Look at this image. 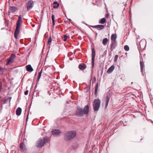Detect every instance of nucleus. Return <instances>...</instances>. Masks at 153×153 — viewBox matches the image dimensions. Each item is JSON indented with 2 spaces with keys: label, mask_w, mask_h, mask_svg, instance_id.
I'll return each instance as SVG.
<instances>
[{
  "label": "nucleus",
  "mask_w": 153,
  "mask_h": 153,
  "mask_svg": "<svg viewBox=\"0 0 153 153\" xmlns=\"http://www.w3.org/2000/svg\"><path fill=\"white\" fill-rule=\"evenodd\" d=\"M89 110V106L87 105L84 107L83 109L81 108H77L76 111V114L78 116H82L84 114H87L88 113Z\"/></svg>",
  "instance_id": "obj_1"
},
{
  "label": "nucleus",
  "mask_w": 153,
  "mask_h": 153,
  "mask_svg": "<svg viewBox=\"0 0 153 153\" xmlns=\"http://www.w3.org/2000/svg\"><path fill=\"white\" fill-rule=\"evenodd\" d=\"M76 135V133L75 131H70L65 134L64 138L66 140L68 141L74 138Z\"/></svg>",
  "instance_id": "obj_2"
},
{
  "label": "nucleus",
  "mask_w": 153,
  "mask_h": 153,
  "mask_svg": "<svg viewBox=\"0 0 153 153\" xmlns=\"http://www.w3.org/2000/svg\"><path fill=\"white\" fill-rule=\"evenodd\" d=\"M101 101L99 99H94L93 102V107L94 111H97L100 107Z\"/></svg>",
  "instance_id": "obj_3"
},
{
  "label": "nucleus",
  "mask_w": 153,
  "mask_h": 153,
  "mask_svg": "<svg viewBox=\"0 0 153 153\" xmlns=\"http://www.w3.org/2000/svg\"><path fill=\"white\" fill-rule=\"evenodd\" d=\"M48 138L45 137L42 140L39 139L37 142V147H40L42 146L45 143L48 142Z\"/></svg>",
  "instance_id": "obj_4"
},
{
  "label": "nucleus",
  "mask_w": 153,
  "mask_h": 153,
  "mask_svg": "<svg viewBox=\"0 0 153 153\" xmlns=\"http://www.w3.org/2000/svg\"><path fill=\"white\" fill-rule=\"evenodd\" d=\"M19 16L18 17V19L17 20V25L16 26V29L15 30L14 34V38L17 39L18 38V35L19 33Z\"/></svg>",
  "instance_id": "obj_5"
},
{
  "label": "nucleus",
  "mask_w": 153,
  "mask_h": 153,
  "mask_svg": "<svg viewBox=\"0 0 153 153\" xmlns=\"http://www.w3.org/2000/svg\"><path fill=\"white\" fill-rule=\"evenodd\" d=\"M92 66L93 68L94 66L95 58V50L94 48L92 49Z\"/></svg>",
  "instance_id": "obj_6"
},
{
  "label": "nucleus",
  "mask_w": 153,
  "mask_h": 153,
  "mask_svg": "<svg viewBox=\"0 0 153 153\" xmlns=\"http://www.w3.org/2000/svg\"><path fill=\"white\" fill-rule=\"evenodd\" d=\"M15 57V55L14 54H12L8 59V61L7 62V65H10L12 63Z\"/></svg>",
  "instance_id": "obj_7"
},
{
  "label": "nucleus",
  "mask_w": 153,
  "mask_h": 153,
  "mask_svg": "<svg viewBox=\"0 0 153 153\" xmlns=\"http://www.w3.org/2000/svg\"><path fill=\"white\" fill-rule=\"evenodd\" d=\"M34 5L33 1L32 0L29 1L27 4V9L28 11L30 10L33 7Z\"/></svg>",
  "instance_id": "obj_8"
},
{
  "label": "nucleus",
  "mask_w": 153,
  "mask_h": 153,
  "mask_svg": "<svg viewBox=\"0 0 153 153\" xmlns=\"http://www.w3.org/2000/svg\"><path fill=\"white\" fill-rule=\"evenodd\" d=\"M92 28H96L97 30H100L103 29L104 27V26L102 25H96L92 26Z\"/></svg>",
  "instance_id": "obj_9"
},
{
  "label": "nucleus",
  "mask_w": 153,
  "mask_h": 153,
  "mask_svg": "<svg viewBox=\"0 0 153 153\" xmlns=\"http://www.w3.org/2000/svg\"><path fill=\"white\" fill-rule=\"evenodd\" d=\"M117 45V41H111V50H113L114 49Z\"/></svg>",
  "instance_id": "obj_10"
},
{
  "label": "nucleus",
  "mask_w": 153,
  "mask_h": 153,
  "mask_svg": "<svg viewBox=\"0 0 153 153\" xmlns=\"http://www.w3.org/2000/svg\"><path fill=\"white\" fill-rule=\"evenodd\" d=\"M60 133L61 131L58 129H54L52 131V134L54 136L58 135Z\"/></svg>",
  "instance_id": "obj_11"
},
{
  "label": "nucleus",
  "mask_w": 153,
  "mask_h": 153,
  "mask_svg": "<svg viewBox=\"0 0 153 153\" xmlns=\"http://www.w3.org/2000/svg\"><path fill=\"white\" fill-rule=\"evenodd\" d=\"M20 148L24 152H25L26 151L25 145L23 143H21L20 144Z\"/></svg>",
  "instance_id": "obj_12"
},
{
  "label": "nucleus",
  "mask_w": 153,
  "mask_h": 153,
  "mask_svg": "<svg viewBox=\"0 0 153 153\" xmlns=\"http://www.w3.org/2000/svg\"><path fill=\"white\" fill-rule=\"evenodd\" d=\"M26 70L29 72H31L33 71V69L30 65H28L26 66Z\"/></svg>",
  "instance_id": "obj_13"
},
{
  "label": "nucleus",
  "mask_w": 153,
  "mask_h": 153,
  "mask_svg": "<svg viewBox=\"0 0 153 153\" xmlns=\"http://www.w3.org/2000/svg\"><path fill=\"white\" fill-rule=\"evenodd\" d=\"M114 68V66L112 65L108 69L107 71V73L108 74L111 73L113 71Z\"/></svg>",
  "instance_id": "obj_14"
},
{
  "label": "nucleus",
  "mask_w": 153,
  "mask_h": 153,
  "mask_svg": "<svg viewBox=\"0 0 153 153\" xmlns=\"http://www.w3.org/2000/svg\"><path fill=\"white\" fill-rule=\"evenodd\" d=\"M117 36L116 34H113L111 35V41H117L116 39Z\"/></svg>",
  "instance_id": "obj_15"
},
{
  "label": "nucleus",
  "mask_w": 153,
  "mask_h": 153,
  "mask_svg": "<svg viewBox=\"0 0 153 153\" xmlns=\"http://www.w3.org/2000/svg\"><path fill=\"white\" fill-rule=\"evenodd\" d=\"M18 10L17 8L15 6H12L10 8V12L14 13Z\"/></svg>",
  "instance_id": "obj_16"
},
{
  "label": "nucleus",
  "mask_w": 153,
  "mask_h": 153,
  "mask_svg": "<svg viewBox=\"0 0 153 153\" xmlns=\"http://www.w3.org/2000/svg\"><path fill=\"white\" fill-rule=\"evenodd\" d=\"M86 68V65L85 64H80L79 65V68L81 70L85 69Z\"/></svg>",
  "instance_id": "obj_17"
},
{
  "label": "nucleus",
  "mask_w": 153,
  "mask_h": 153,
  "mask_svg": "<svg viewBox=\"0 0 153 153\" xmlns=\"http://www.w3.org/2000/svg\"><path fill=\"white\" fill-rule=\"evenodd\" d=\"M140 70L141 72L142 73L143 72V68L144 67V63L142 62L141 60H140Z\"/></svg>",
  "instance_id": "obj_18"
},
{
  "label": "nucleus",
  "mask_w": 153,
  "mask_h": 153,
  "mask_svg": "<svg viewBox=\"0 0 153 153\" xmlns=\"http://www.w3.org/2000/svg\"><path fill=\"white\" fill-rule=\"evenodd\" d=\"M20 30L21 29V27H22L24 26V25L23 24V21L21 19V15H20Z\"/></svg>",
  "instance_id": "obj_19"
},
{
  "label": "nucleus",
  "mask_w": 153,
  "mask_h": 153,
  "mask_svg": "<svg viewBox=\"0 0 153 153\" xmlns=\"http://www.w3.org/2000/svg\"><path fill=\"white\" fill-rule=\"evenodd\" d=\"M53 3L54 5L53 6V8H57L59 6V4L57 2L55 1Z\"/></svg>",
  "instance_id": "obj_20"
},
{
  "label": "nucleus",
  "mask_w": 153,
  "mask_h": 153,
  "mask_svg": "<svg viewBox=\"0 0 153 153\" xmlns=\"http://www.w3.org/2000/svg\"><path fill=\"white\" fill-rule=\"evenodd\" d=\"M106 20L105 18L102 19L99 22V23L101 24H104L106 22Z\"/></svg>",
  "instance_id": "obj_21"
},
{
  "label": "nucleus",
  "mask_w": 153,
  "mask_h": 153,
  "mask_svg": "<svg viewBox=\"0 0 153 153\" xmlns=\"http://www.w3.org/2000/svg\"><path fill=\"white\" fill-rule=\"evenodd\" d=\"M109 98L108 96H107L105 99L106 106L107 107L108 105L109 101Z\"/></svg>",
  "instance_id": "obj_22"
},
{
  "label": "nucleus",
  "mask_w": 153,
  "mask_h": 153,
  "mask_svg": "<svg viewBox=\"0 0 153 153\" xmlns=\"http://www.w3.org/2000/svg\"><path fill=\"white\" fill-rule=\"evenodd\" d=\"M108 41V39L107 38H105L102 41V44L104 45H106V43Z\"/></svg>",
  "instance_id": "obj_23"
},
{
  "label": "nucleus",
  "mask_w": 153,
  "mask_h": 153,
  "mask_svg": "<svg viewBox=\"0 0 153 153\" xmlns=\"http://www.w3.org/2000/svg\"><path fill=\"white\" fill-rule=\"evenodd\" d=\"M42 73V70H41L40 72H39L38 74V77L37 78V80L39 81L41 77V74Z\"/></svg>",
  "instance_id": "obj_24"
},
{
  "label": "nucleus",
  "mask_w": 153,
  "mask_h": 153,
  "mask_svg": "<svg viewBox=\"0 0 153 153\" xmlns=\"http://www.w3.org/2000/svg\"><path fill=\"white\" fill-rule=\"evenodd\" d=\"M52 20V21L53 25H55V19H54V16L53 15H52L51 16Z\"/></svg>",
  "instance_id": "obj_25"
},
{
  "label": "nucleus",
  "mask_w": 153,
  "mask_h": 153,
  "mask_svg": "<svg viewBox=\"0 0 153 153\" xmlns=\"http://www.w3.org/2000/svg\"><path fill=\"white\" fill-rule=\"evenodd\" d=\"M11 97H10L8 98L7 99L5 100L4 101V104H5L6 103V102L7 101H8L9 102H10V101L11 100Z\"/></svg>",
  "instance_id": "obj_26"
},
{
  "label": "nucleus",
  "mask_w": 153,
  "mask_h": 153,
  "mask_svg": "<svg viewBox=\"0 0 153 153\" xmlns=\"http://www.w3.org/2000/svg\"><path fill=\"white\" fill-rule=\"evenodd\" d=\"M51 36H50V37H49L48 39V45H50L51 42Z\"/></svg>",
  "instance_id": "obj_27"
},
{
  "label": "nucleus",
  "mask_w": 153,
  "mask_h": 153,
  "mask_svg": "<svg viewBox=\"0 0 153 153\" xmlns=\"http://www.w3.org/2000/svg\"><path fill=\"white\" fill-rule=\"evenodd\" d=\"M124 49L126 51H128L129 50V48L128 46L126 45L124 47Z\"/></svg>",
  "instance_id": "obj_28"
},
{
  "label": "nucleus",
  "mask_w": 153,
  "mask_h": 153,
  "mask_svg": "<svg viewBox=\"0 0 153 153\" xmlns=\"http://www.w3.org/2000/svg\"><path fill=\"white\" fill-rule=\"evenodd\" d=\"M67 36L66 35H64L62 39L64 41H66L67 39Z\"/></svg>",
  "instance_id": "obj_29"
},
{
  "label": "nucleus",
  "mask_w": 153,
  "mask_h": 153,
  "mask_svg": "<svg viewBox=\"0 0 153 153\" xmlns=\"http://www.w3.org/2000/svg\"><path fill=\"white\" fill-rule=\"evenodd\" d=\"M16 114L18 116H19V107H18L16 111Z\"/></svg>",
  "instance_id": "obj_30"
},
{
  "label": "nucleus",
  "mask_w": 153,
  "mask_h": 153,
  "mask_svg": "<svg viewBox=\"0 0 153 153\" xmlns=\"http://www.w3.org/2000/svg\"><path fill=\"white\" fill-rule=\"evenodd\" d=\"M118 58V56L117 55H116L114 57V61L115 62H117V59Z\"/></svg>",
  "instance_id": "obj_31"
},
{
  "label": "nucleus",
  "mask_w": 153,
  "mask_h": 153,
  "mask_svg": "<svg viewBox=\"0 0 153 153\" xmlns=\"http://www.w3.org/2000/svg\"><path fill=\"white\" fill-rule=\"evenodd\" d=\"M98 83H97L96 85L95 86V89L98 90Z\"/></svg>",
  "instance_id": "obj_32"
},
{
  "label": "nucleus",
  "mask_w": 153,
  "mask_h": 153,
  "mask_svg": "<svg viewBox=\"0 0 153 153\" xmlns=\"http://www.w3.org/2000/svg\"><path fill=\"white\" fill-rule=\"evenodd\" d=\"M2 83L0 82V91H1V89H2Z\"/></svg>",
  "instance_id": "obj_33"
},
{
  "label": "nucleus",
  "mask_w": 153,
  "mask_h": 153,
  "mask_svg": "<svg viewBox=\"0 0 153 153\" xmlns=\"http://www.w3.org/2000/svg\"><path fill=\"white\" fill-rule=\"evenodd\" d=\"M97 90L96 89H95V95H97Z\"/></svg>",
  "instance_id": "obj_34"
},
{
  "label": "nucleus",
  "mask_w": 153,
  "mask_h": 153,
  "mask_svg": "<svg viewBox=\"0 0 153 153\" xmlns=\"http://www.w3.org/2000/svg\"><path fill=\"white\" fill-rule=\"evenodd\" d=\"M28 91L27 90L25 92V95H27L28 94Z\"/></svg>",
  "instance_id": "obj_35"
},
{
  "label": "nucleus",
  "mask_w": 153,
  "mask_h": 153,
  "mask_svg": "<svg viewBox=\"0 0 153 153\" xmlns=\"http://www.w3.org/2000/svg\"><path fill=\"white\" fill-rule=\"evenodd\" d=\"M4 70V68H3L0 66V71H1Z\"/></svg>",
  "instance_id": "obj_36"
},
{
  "label": "nucleus",
  "mask_w": 153,
  "mask_h": 153,
  "mask_svg": "<svg viewBox=\"0 0 153 153\" xmlns=\"http://www.w3.org/2000/svg\"><path fill=\"white\" fill-rule=\"evenodd\" d=\"M2 104H1V106L0 107V111H1H1L2 109Z\"/></svg>",
  "instance_id": "obj_37"
},
{
  "label": "nucleus",
  "mask_w": 153,
  "mask_h": 153,
  "mask_svg": "<svg viewBox=\"0 0 153 153\" xmlns=\"http://www.w3.org/2000/svg\"><path fill=\"white\" fill-rule=\"evenodd\" d=\"M109 16V15L108 14H107L106 15L105 17H106L108 18V17Z\"/></svg>",
  "instance_id": "obj_38"
},
{
  "label": "nucleus",
  "mask_w": 153,
  "mask_h": 153,
  "mask_svg": "<svg viewBox=\"0 0 153 153\" xmlns=\"http://www.w3.org/2000/svg\"><path fill=\"white\" fill-rule=\"evenodd\" d=\"M21 111H22V109L20 108V115L21 114Z\"/></svg>",
  "instance_id": "obj_39"
},
{
  "label": "nucleus",
  "mask_w": 153,
  "mask_h": 153,
  "mask_svg": "<svg viewBox=\"0 0 153 153\" xmlns=\"http://www.w3.org/2000/svg\"><path fill=\"white\" fill-rule=\"evenodd\" d=\"M68 20H69V21H71V19H68Z\"/></svg>",
  "instance_id": "obj_40"
},
{
  "label": "nucleus",
  "mask_w": 153,
  "mask_h": 153,
  "mask_svg": "<svg viewBox=\"0 0 153 153\" xmlns=\"http://www.w3.org/2000/svg\"><path fill=\"white\" fill-rule=\"evenodd\" d=\"M141 42H140V46L141 45Z\"/></svg>",
  "instance_id": "obj_41"
},
{
  "label": "nucleus",
  "mask_w": 153,
  "mask_h": 153,
  "mask_svg": "<svg viewBox=\"0 0 153 153\" xmlns=\"http://www.w3.org/2000/svg\"><path fill=\"white\" fill-rule=\"evenodd\" d=\"M133 84V82H131V84Z\"/></svg>",
  "instance_id": "obj_42"
},
{
  "label": "nucleus",
  "mask_w": 153,
  "mask_h": 153,
  "mask_svg": "<svg viewBox=\"0 0 153 153\" xmlns=\"http://www.w3.org/2000/svg\"><path fill=\"white\" fill-rule=\"evenodd\" d=\"M34 26H35V25H32V26H33V27H34Z\"/></svg>",
  "instance_id": "obj_43"
},
{
  "label": "nucleus",
  "mask_w": 153,
  "mask_h": 153,
  "mask_svg": "<svg viewBox=\"0 0 153 153\" xmlns=\"http://www.w3.org/2000/svg\"><path fill=\"white\" fill-rule=\"evenodd\" d=\"M0 113H1V111H0Z\"/></svg>",
  "instance_id": "obj_44"
}]
</instances>
